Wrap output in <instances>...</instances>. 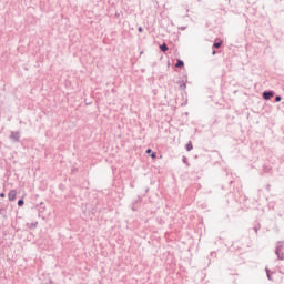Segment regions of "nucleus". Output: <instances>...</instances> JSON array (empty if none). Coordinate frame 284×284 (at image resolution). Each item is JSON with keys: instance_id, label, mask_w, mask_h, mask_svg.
Here are the masks:
<instances>
[{"instance_id": "nucleus-21", "label": "nucleus", "mask_w": 284, "mask_h": 284, "mask_svg": "<svg viewBox=\"0 0 284 284\" xmlns=\"http://www.w3.org/2000/svg\"><path fill=\"white\" fill-rule=\"evenodd\" d=\"M146 154H152V149H148Z\"/></svg>"}, {"instance_id": "nucleus-15", "label": "nucleus", "mask_w": 284, "mask_h": 284, "mask_svg": "<svg viewBox=\"0 0 284 284\" xmlns=\"http://www.w3.org/2000/svg\"><path fill=\"white\" fill-rule=\"evenodd\" d=\"M283 98L281 95H276L275 97V103H280V101L282 100Z\"/></svg>"}, {"instance_id": "nucleus-27", "label": "nucleus", "mask_w": 284, "mask_h": 284, "mask_svg": "<svg viewBox=\"0 0 284 284\" xmlns=\"http://www.w3.org/2000/svg\"><path fill=\"white\" fill-rule=\"evenodd\" d=\"M135 206H136V205H134V204H133V207H132L133 212H136V209H135Z\"/></svg>"}, {"instance_id": "nucleus-18", "label": "nucleus", "mask_w": 284, "mask_h": 284, "mask_svg": "<svg viewBox=\"0 0 284 284\" xmlns=\"http://www.w3.org/2000/svg\"><path fill=\"white\" fill-rule=\"evenodd\" d=\"M151 159H156V152L151 153Z\"/></svg>"}, {"instance_id": "nucleus-19", "label": "nucleus", "mask_w": 284, "mask_h": 284, "mask_svg": "<svg viewBox=\"0 0 284 284\" xmlns=\"http://www.w3.org/2000/svg\"><path fill=\"white\" fill-rule=\"evenodd\" d=\"M0 199H6V193H0Z\"/></svg>"}, {"instance_id": "nucleus-2", "label": "nucleus", "mask_w": 284, "mask_h": 284, "mask_svg": "<svg viewBox=\"0 0 284 284\" xmlns=\"http://www.w3.org/2000/svg\"><path fill=\"white\" fill-rule=\"evenodd\" d=\"M9 139H10V141H12V143H19V141H21V132L11 131Z\"/></svg>"}, {"instance_id": "nucleus-10", "label": "nucleus", "mask_w": 284, "mask_h": 284, "mask_svg": "<svg viewBox=\"0 0 284 284\" xmlns=\"http://www.w3.org/2000/svg\"><path fill=\"white\" fill-rule=\"evenodd\" d=\"M185 149H186V152H192V150H194V145H192V141H189Z\"/></svg>"}, {"instance_id": "nucleus-5", "label": "nucleus", "mask_w": 284, "mask_h": 284, "mask_svg": "<svg viewBox=\"0 0 284 284\" xmlns=\"http://www.w3.org/2000/svg\"><path fill=\"white\" fill-rule=\"evenodd\" d=\"M221 45H223V40L221 39H216L212 45L213 50H219V48H221Z\"/></svg>"}, {"instance_id": "nucleus-28", "label": "nucleus", "mask_w": 284, "mask_h": 284, "mask_svg": "<svg viewBox=\"0 0 284 284\" xmlns=\"http://www.w3.org/2000/svg\"><path fill=\"white\" fill-rule=\"evenodd\" d=\"M40 205H43V202H41Z\"/></svg>"}, {"instance_id": "nucleus-12", "label": "nucleus", "mask_w": 284, "mask_h": 284, "mask_svg": "<svg viewBox=\"0 0 284 284\" xmlns=\"http://www.w3.org/2000/svg\"><path fill=\"white\" fill-rule=\"evenodd\" d=\"M265 272H266L267 280L272 281V274L274 273H272V271H270L267 267H265Z\"/></svg>"}, {"instance_id": "nucleus-3", "label": "nucleus", "mask_w": 284, "mask_h": 284, "mask_svg": "<svg viewBox=\"0 0 284 284\" xmlns=\"http://www.w3.org/2000/svg\"><path fill=\"white\" fill-rule=\"evenodd\" d=\"M262 97H263L264 101H270V99H272V97H274V91H264L262 93Z\"/></svg>"}, {"instance_id": "nucleus-4", "label": "nucleus", "mask_w": 284, "mask_h": 284, "mask_svg": "<svg viewBox=\"0 0 284 284\" xmlns=\"http://www.w3.org/2000/svg\"><path fill=\"white\" fill-rule=\"evenodd\" d=\"M178 84L180 85V90H182L183 92H185L186 88H187V80H180L178 81Z\"/></svg>"}, {"instance_id": "nucleus-24", "label": "nucleus", "mask_w": 284, "mask_h": 284, "mask_svg": "<svg viewBox=\"0 0 284 284\" xmlns=\"http://www.w3.org/2000/svg\"><path fill=\"white\" fill-rule=\"evenodd\" d=\"M270 187H271V185H270V184H267V185H266V190H267V192H270Z\"/></svg>"}, {"instance_id": "nucleus-20", "label": "nucleus", "mask_w": 284, "mask_h": 284, "mask_svg": "<svg viewBox=\"0 0 284 284\" xmlns=\"http://www.w3.org/2000/svg\"><path fill=\"white\" fill-rule=\"evenodd\" d=\"M138 32H143V27H139Z\"/></svg>"}, {"instance_id": "nucleus-11", "label": "nucleus", "mask_w": 284, "mask_h": 284, "mask_svg": "<svg viewBox=\"0 0 284 284\" xmlns=\"http://www.w3.org/2000/svg\"><path fill=\"white\" fill-rule=\"evenodd\" d=\"M143 202V197L141 195H138V199L133 202V205H139Z\"/></svg>"}, {"instance_id": "nucleus-25", "label": "nucleus", "mask_w": 284, "mask_h": 284, "mask_svg": "<svg viewBox=\"0 0 284 284\" xmlns=\"http://www.w3.org/2000/svg\"><path fill=\"white\" fill-rule=\"evenodd\" d=\"M211 256H216V252H211Z\"/></svg>"}, {"instance_id": "nucleus-30", "label": "nucleus", "mask_w": 284, "mask_h": 284, "mask_svg": "<svg viewBox=\"0 0 284 284\" xmlns=\"http://www.w3.org/2000/svg\"><path fill=\"white\" fill-rule=\"evenodd\" d=\"M115 17H119V14H115Z\"/></svg>"}, {"instance_id": "nucleus-7", "label": "nucleus", "mask_w": 284, "mask_h": 284, "mask_svg": "<svg viewBox=\"0 0 284 284\" xmlns=\"http://www.w3.org/2000/svg\"><path fill=\"white\" fill-rule=\"evenodd\" d=\"M175 68H185V62L183 60L178 59L175 63Z\"/></svg>"}, {"instance_id": "nucleus-16", "label": "nucleus", "mask_w": 284, "mask_h": 284, "mask_svg": "<svg viewBox=\"0 0 284 284\" xmlns=\"http://www.w3.org/2000/svg\"><path fill=\"white\" fill-rule=\"evenodd\" d=\"M0 214L1 215L6 214V207H0Z\"/></svg>"}, {"instance_id": "nucleus-22", "label": "nucleus", "mask_w": 284, "mask_h": 284, "mask_svg": "<svg viewBox=\"0 0 284 284\" xmlns=\"http://www.w3.org/2000/svg\"><path fill=\"white\" fill-rule=\"evenodd\" d=\"M130 187H131V189H134V182H131V183H130Z\"/></svg>"}, {"instance_id": "nucleus-1", "label": "nucleus", "mask_w": 284, "mask_h": 284, "mask_svg": "<svg viewBox=\"0 0 284 284\" xmlns=\"http://www.w3.org/2000/svg\"><path fill=\"white\" fill-rule=\"evenodd\" d=\"M284 241H278L275 246V254L278 261H284Z\"/></svg>"}, {"instance_id": "nucleus-29", "label": "nucleus", "mask_w": 284, "mask_h": 284, "mask_svg": "<svg viewBox=\"0 0 284 284\" xmlns=\"http://www.w3.org/2000/svg\"><path fill=\"white\" fill-rule=\"evenodd\" d=\"M150 189H146V192H149Z\"/></svg>"}, {"instance_id": "nucleus-6", "label": "nucleus", "mask_w": 284, "mask_h": 284, "mask_svg": "<svg viewBox=\"0 0 284 284\" xmlns=\"http://www.w3.org/2000/svg\"><path fill=\"white\" fill-rule=\"evenodd\" d=\"M8 199H9V201H16V199H17V190L9 191Z\"/></svg>"}, {"instance_id": "nucleus-26", "label": "nucleus", "mask_w": 284, "mask_h": 284, "mask_svg": "<svg viewBox=\"0 0 284 284\" xmlns=\"http://www.w3.org/2000/svg\"><path fill=\"white\" fill-rule=\"evenodd\" d=\"M43 284H52V280H49L47 283Z\"/></svg>"}, {"instance_id": "nucleus-14", "label": "nucleus", "mask_w": 284, "mask_h": 284, "mask_svg": "<svg viewBox=\"0 0 284 284\" xmlns=\"http://www.w3.org/2000/svg\"><path fill=\"white\" fill-rule=\"evenodd\" d=\"M23 205H26V201L23 199L18 200V206L23 207Z\"/></svg>"}, {"instance_id": "nucleus-23", "label": "nucleus", "mask_w": 284, "mask_h": 284, "mask_svg": "<svg viewBox=\"0 0 284 284\" xmlns=\"http://www.w3.org/2000/svg\"><path fill=\"white\" fill-rule=\"evenodd\" d=\"M212 54H213V57H214V54H216V49H213Z\"/></svg>"}, {"instance_id": "nucleus-8", "label": "nucleus", "mask_w": 284, "mask_h": 284, "mask_svg": "<svg viewBox=\"0 0 284 284\" xmlns=\"http://www.w3.org/2000/svg\"><path fill=\"white\" fill-rule=\"evenodd\" d=\"M37 225H39V222L28 223L27 227H29V230H37Z\"/></svg>"}, {"instance_id": "nucleus-17", "label": "nucleus", "mask_w": 284, "mask_h": 284, "mask_svg": "<svg viewBox=\"0 0 284 284\" xmlns=\"http://www.w3.org/2000/svg\"><path fill=\"white\" fill-rule=\"evenodd\" d=\"M261 227L260 226H254V232H255V234H258V230H260Z\"/></svg>"}, {"instance_id": "nucleus-13", "label": "nucleus", "mask_w": 284, "mask_h": 284, "mask_svg": "<svg viewBox=\"0 0 284 284\" xmlns=\"http://www.w3.org/2000/svg\"><path fill=\"white\" fill-rule=\"evenodd\" d=\"M182 163H184L187 168H190V162H187V156H182Z\"/></svg>"}, {"instance_id": "nucleus-9", "label": "nucleus", "mask_w": 284, "mask_h": 284, "mask_svg": "<svg viewBox=\"0 0 284 284\" xmlns=\"http://www.w3.org/2000/svg\"><path fill=\"white\" fill-rule=\"evenodd\" d=\"M160 50H161V52H168V50H170V48L168 47V43L164 42L160 45Z\"/></svg>"}]
</instances>
